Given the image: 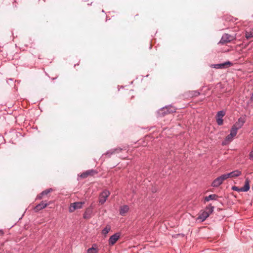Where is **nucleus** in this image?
<instances>
[{
	"label": "nucleus",
	"mask_w": 253,
	"mask_h": 253,
	"mask_svg": "<svg viewBox=\"0 0 253 253\" xmlns=\"http://www.w3.org/2000/svg\"><path fill=\"white\" fill-rule=\"evenodd\" d=\"M213 207L211 205L208 206L206 209V211H204L200 214L198 217V219L202 221H204L209 216L210 214L213 211Z\"/></svg>",
	"instance_id": "f257e3e1"
},
{
	"label": "nucleus",
	"mask_w": 253,
	"mask_h": 253,
	"mask_svg": "<svg viewBox=\"0 0 253 253\" xmlns=\"http://www.w3.org/2000/svg\"><path fill=\"white\" fill-rule=\"evenodd\" d=\"M250 188V180L248 178H247L245 180V184L243 187L239 188L237 186H234L232 187V189L238 192H247L249 190Z\"/></svg>",
	"instance_id": "f03ea898"
},
{
	"label": "nucleus",
	"mask_w": 253,
	"mask_h": 253,
	"mask_svg": "<svg viewBox=\"0 0 253 253\" xmlns=\"http://www.w3.org/2000/svg\"><path fill=\"white\" fill-rule=\"evenodd\" d=\"M84 204V202H75L71 204L69 208V211L70 212H74L76 210L80 209L82 208L83 205Z\"/></svg>",
	"instance_id": "7ed1b4c3"
},
{
	"label": "nucleus",
	"mask_w": 253,
	"mask_h": 253,
	"mask_svg": "<svg viewBox=\"0 0 253 253\" xmlns=\"http://www.w3.org/2000/svg\"><path fill=\"white\" fill-rule=\"evenodd\" d=\"M225 115V112L224 111H220L217 113L216 115V121L217 124L219 126H221L223 124V117Z\"/></svg>",
	"instance_id": "20e7f679"
},
{
	"label": "nucleus",
	"mask_w": 253,
	"mask_h": 253,
	"mask_svg": "<svg viewBox=\"0 0 253 253\" xmlns=\"http://www.w3.org/2000/svg\"><path fill=\"white\" fill-rule=\"evenodd\" d=\"M110 195V192L109 191L105 190H104L99 195V202L101 204H104L106 201L107 198Z\"/></svg>",
	"instance_id": "39448f33"
},
{
	"label": "nucleus",
	"mask_w": 253,
	"mask_h": 253,
	"mask_svg": "<svg viewBox=\"0 0 253 253\" xmlns=\"http://www.w3.org/2000/svg\"><path fill=\"white\" fill-rule=\"evenodd\" d=\"M235 39V37L228 34L223 35L221 38L220 41L218 43H225L229 42Z\"/></svg>",
	"instance_id": "423d86ee"
},
{
	"label": "nucleus",
	"mask_w": 253,
	"mask_h": 253,
	"mask_svg": "<svg viewBox=\"0 0 253 253\" xmlns=\"http://www.w3.org/2000/svg\"><path fill=\"white\" fill-rule=\"evenodd\" d=\"M120 234L119 233H117L114 234V235H112L108 241V243L109 245L112 246L114 245L116 242L118 240V239L120 238Z\"/></svg>",
	"instance_id": "0eeeda50"
},
{
	"label": "nucleus",
	"mask_w": 253,
	"mask_h": 253,
	"mask_svg": "<svg viewBox=\"0 0 253 253\" xmlns=\"http://www.w3.org/2000/svg\"><path fill=\"white\" fill-rule=\"evenodd\" d=\"M175 111V109L174 108L172 107V106H169L168 107L163 108L162 110H161L160 111L159 113L163 114V112H164V114H166V113H172Z\"/></svg>",
	"instance_id": "6e6552de"
},
{
	"label": "nucleus",
	"mask_w": 253,
	"mask_h": 253,
	"mask_svg": "<svg viewBox=\"0 0 253 253\" xmlns=\"http://www.w3.org/2000/svg\"><path fill=\"white\" fill-rule=\"evenodd\" d=\"M242 173V172L239 170H236L231 172L227 173V176L229 178H235L240 176Z\"/></svg>",
	"instance_id": "1a4fd4ad"
},
{
	"label": "nucleus",
	"mask_w": 253,
	"mask_h": 253,
	"mask_svg": "<svg viewBox=\"0 0 253 253\" xmlns=\"http://www.w3.org/2000/svg\"><path fill=\"white\" fill-rule=\"evenodd\" d=\"M129 207L128 206L124 205L121 206L120 209V213L121 215L124 216L128 212Z\"/></svg>",
	"instance_id": "9d476101"
},
{
	"label": "nucleus",
	"mask_w": 253,
	"mask_h": 253,
	"mask_svg": "<svg viewBox=\"0 0 253 253\" xmlns=\"http://www.w3.org/2000/svg\"><path fill=\"white\" fill-rule=\"evenodd\" d=\"M48 204L46 203H44L43 202H42L40 204H38L35 208V211L37 212L47 206Z\"/></svg>",
	"instance_id": "9b49d317"
},
{
	"label": "nucleus",
	"mask_w": 253,
	"mask_h": 253,
	"mask_svg": "<svg viewBox=\"0 0 253 253\" xmlns=\"http://www.w3.org/2000/svg\"><path fill=\"white\" fill-rule=\"evenodd\" d=\"M223 182L221 181L220 177H218L213 181V182L211 184V186L214 187H218L219 185H220Z\"/></svg>",
	"instance_id": "f8f14e48"
},
{
	"label": "nucleus",
	"mask_w": 253,
	"mask_h": 253,
	"mask_svg": "<svg viewBox=\"0 0 253 253\" xmlns=\"http://www.w3.org/2000/svg\"><path fill=\"white\" fill-rule=\"evenodd\" d=\"M244 123V119L243 118H240L238 119V122H237L233 126H236V127H238V128L239 129L243 126Z\"/></svg>",
	"instance_id": "ddd939ff"
},
{
	"label": "nucleus",
	"mask_w": 253,
	"mask_h": 253,
	"mask_svg": "<svg viewBox=\"0 0 253 253\" xmlns=\"http://www.w3.org/2000/svg\"><path fill=\"white\" fill-rule=\"evenodd\" d=\"M234 137H233L232 135H230V134H229L228 135H227L225 140L222 142V145H226L228 143H229L230 142H231Z\"/></svg>",
	"instance_id": "4468645a"
},
{
	"label": "nucleus",
	"mask_w": 253,
	"mask_h": 253,
	"mask_svg": "<svg viewBox=\"0 0 253 253\" xmlns=\"http://www.w3.org/2000/svg\"><path fill=\"white\" fill-rule=\"evenodd\" d=\"M98 252V249L96 245L93 244L91 248H89L87 251V253H97Z\"/></svg>",
	"instance_id": "2eb2a0df"
},
{
	"label": "nucleus",
	"mask_w": 253,
	"mask_h": 253,
	"mask_svg": "<svg viewBox=\"0 0 253 253\" xmlns=\"http://www.w3.org/2000/svg\"><path fill=\"white\" fill-rule=\"evenodd\" d=\"M238 129L239 128H238V127H236V126H233L232 127L230 131V135H232L233 137H235L237 135V131Z\"/></svg>",
	"instance_id": "dca6fc26"
},
{
	"label": "nucleus",
	"mask_w": 253,
	"mask_h": 253,
	"mask_svg": "<svg viewBox=\"0 0 253 253\" xmlns=\"http://www.w3.org/2000/svg\"><path fill=\"white\" fill-rule=\"evenodd\" d=\"M217 198V196L215 194L210 195L209 196H207L205 198V201L206 202H209L210 200H216Z\"/></svg>",
	"instance_id": "f3484780"
},
{
	"label": "nucleus",
	"mask_w": 253,
	"mask_h": 253,
	"mask_svg": "<svg viewBox=\"0 0 253 253\" xmlns=\"http://www.w3.org/2000/svg\"><path fill=\"white\" fill-rule=\"evenodd\" d=\"M111 230V226L109 225L106 226V227L102 230V234L106 236L109 232Z\"/></svg>",
	"instance_id": "a211bd4d"
},
{
	"label": "nucleus",
	"mask_w": 253,
	"mask_h": 253,
	"mask_svg": "<svg viewBox=\"0 0 253 253\" xmlns=\"http://www.w3.org/2000/svg\"><path fill=\"white\" fill-rule=\"evenodd\" d=\"M92 213V211L90 209H87L84 214V217L85 219H88L91 217V214Z\"/></svg>",
	"instance_id": "6ab92c4d"
},
{
	"label": "nucleus",
	"mask_w": 253,
	"mask_h": 253,
	"mask_svg": "<svg viewBox=\"0 0 253 253\" xmlns=\"http://www.w3.org/2000/svg\"><path fill=\"white\" fill-rule=\"evenodd\" d=\"M246 38L247 39L253 38V30L246 31Z\"/></svg>",
	"instance_id": "aec40b11"
},
{
	"label": "nucleus",
	"mask_w": 253,
	"mask_h": 253,
	"mask_svg": "<svg viewBox=\"0 0 253 253\" xmlns=\"http://www.w3.org/2000/svg\"><path fill=\"white\" fill-rule=\"evenodd\" d=\"M226 65H232V63L230 62H227L223 64H216L214 65V67L215 68H221L225 66Z\"/></svg>",
	"instance_id": "412c9836"
},
{
	"label": "nucleus",
	"mask_w": 253,
	"mask_h": 253,
	"mask_svg": "<svg viewBox=\"0 0 253 253\" xmlns=\"http://www.w3.org/2000/svg\"><path fill=\"white\" fill-rule=\"evenodd\" d=\"M219 177L221 179V180L222 181V182H223V181L224 180H226L228 178V177L227 176V173L223 174L221 175V176H220Z\"/></svg>",
	"instance_id": "4be33fe9"
},
{
	"label": "nucleus",
	"mask_w": 253,
	"mask_h": 253,
	"mask_svg": "<svg viewBox=\"0 0 253 253\" xmlns=\"http://www.w3.org/2000/svg\"><path fill=\"white\" fill-rule=\"evenodd\" d=\"M52 190L51 189H47V190H46L44 191H43L42 193H41V195H47L48 193H49Z\"/></svg>",
	"instance_id": "5701e85b"
},
{
	"label": "nucleus",
	"mask_w": 253,
	"mask_h": 253,
	"mask_svg": "<svg viewBox=\"0 0 253 253\" xmlns=\"http://www.w3.org/2000/svg\"><path fill=\"white\" fill-rule=\"evenodd\" d=\"M88 174H89V172H86L85 173H83L81 175V176L84 178V177H85Z\"/></svg>",
	"instance_id": "b1692460"
},
{
	"label": "nucleus",
	"mask_w": 253,
	"mask_h": 253,
	"mask_svg": "<svg viewBox=\"0 0 253 253\" xmlns=\"http://www.w3.org/2000/svg\"><path fill=\"white\" fill-rule=\"evenodd\" d=\"M250 159L253 160V149L250 155Z\"/></svg>",
	"instance_id": "393cba45"
},
{
	"label": "nucleus",
	"mask_w": 253,
	"mask_h": 253,
	"mask_svg": "<svg viewBox=\"0 0 253 253\" xmlns=\"http://www.w3.org/2000/svg\"><path fill=\"white\" fill-rule=\"evenodd\" d=\"M43 196V195H41V194H40V195H38L37 199H41L42 198Z\"/></svg>",
	"instance_id": "a878e982"
},
{
	"label": "nucleus",
	"mask_w": 253,
	"mask_h": 253,
	"mask_svg": "<svg viewBox=\"0 0 253 253\" xmlns=\"http://www.w3.org/2000/svg\"><path fill=\"white\" fill-rule=\"evenodd\" d=\"M251 99H252V100L253 101V93H252V94L251 95Z\"/></svg>",
	"instance_id": "bb28decb"
},
{
	"label": "nucleus",
	"mask_w": 253,
	"mask_h": 253,
	"mask_svg": "<svg viewBox=\"0 0 253 253\" xmlns=\"http://www.w3.org/2000/svg\"><path fill=\"white\" fill-rule=\"evenodd\" d=\"M2 234V232H1V231H0V234Z\"/></svg>",
	"instance_id": "cd10ccee"
}]
</instances>
